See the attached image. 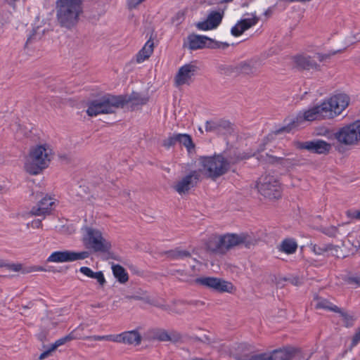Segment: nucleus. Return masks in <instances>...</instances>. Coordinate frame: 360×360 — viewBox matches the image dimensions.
Wrapping results in <instances>:
<instances>
[{
    "label": "nucleus",
    "mask_w": 360,
    "mask_h": 360,
    "mask_svg": "<svg viewBox=\"0 0 360 360\" xmlns=\"http://www.w3.org/2000/svg\"><path fill=\"white\" fill-rule=\"evenodd\" d=\"M148 101V97L134 92L128 96L107 95L91 102L86 113L91 117L97 116L99 114H109L115 112L116 109L126 103H130L132 106L136 107L145 105Z\"/></svg>",
    "instance_id": "1"
},
{
    "label": "nucleus",
    "mask_w": 360,
    "mask_h": 360,
    "mask_svg": "<svg viewBox=\"0 0 360 360\" xmlns=\"http://www.w3.org/2000/svg\"><path fill=\"white\" fill-rule=\"evenodd\" d=\"M256 240L251 236L241 233L211 235L205 243L207 252L214 255H224L231 249L244 245L247 248L255 245Z\"/></svg>",
    "instance_id": "2"
},
{
    "label": "nucleus",
    "mask_w": 360,
    "mask_h": 360,
    "mask_svg": "<svg viewBox=\"0 0 360 360\" xmlns=\"http://www.w3.org/2000/svg\"><path fill=\"white\" fill-rule=\"evenodd\" d=\"M55 8L57 25L72 30L83 13V0H56Z\"/></svg>",
    "instance_id": "3"
},
{
    "label": "nucleus",
    "mask_w": 360,
    "mask_h": 360,
    "mask_svg": "<svg viewBox=\"0 0 360 360\" xmlns=\"http://www.w3.org/2000/svg\"><path fill=\"white\" fill-rule=\"evenodd\" d=\"M53 156V150L47 143L37 145L31 148L25 162V171L32 175L39 174L49 167Z\"/></svg>",
    "instance_id": "4"
},
{
    "label": "nucleus",
    "mask_w": 360,
    "mask_h": 360,
    "mask_svg": "<svg viewBox=\"0 0 360 360\" xmlns=\"http://www.w3.org/2000/svg\"><path fill=\"white\" fill-rule=\"evenodd\" d=\"M200 173L206 177L216 180L227 173L231 168V162L221 155L201 157Z\"/></svg>",
    "instance_id": "5"
},
{
    "label": "nucleus",
    "mask_w": 360,
    "mask_h": 360,
    "mask_svg": "<svg viewBox=\"0 0 360 360\" xmlns=\"http://www.w3.org/2000/svg\"><path fill=\"white\" fill-rule=\"evenodd\" d=\"M82 243L86 249L94 252L106 253L110 252L111 242L105 238L102 232L95 228L86 226L83 229Z\"/></svg>",
    "instance_id": "6"
},
{
    "label": "nucleus",
    "mask_w": 360,
    "mask_h": 360,
    "mask_svg": "<svg viewBox=\"0 0 360 360\" xmlns=\"http://www.w3.org/2000/svg\"><path fill=\"white\" fill-rule=\"evenodd\" d=\"M349 98L344 94H339L323 101L317 105L323 119H333L339 115L349 105Z\"/></svg>",
    "instance_id": "7"
},
{
    "label": "nucleus",
    "mask_w": 360,
    "mask_h": 360,
    "mask_svg": "<svg viewBox=\"0 0 360 360\" xmlns=\"http://www.w3.org/2000/svg\"><path fill=\"white\" fill-rule=\"evenodd\" d=\"M261 195L270 200L278 199L281 196V187L278 180L270 174L262 175L257 185Z\"/></svg>",
    "instance_id": "8"
},
{
    "label": "nucleus",
    "mask_w": 360,
    "mask_h": 360,
    "mask_svg": "<svg viewBox=\"0 0 360 360\" xmlns=\"http://www.w3.org/2000/svg\"><path fill=\"white\" fill-rule=\"evenodd\" d=\"M333 136L341 145L357 144L360 141V120L340 128Z\"/></svg>",
    "instance_id": "9"
},
{
    "label": "nucleus",
    "mask_w": 360,
    "mask_h": 360,
    "mask_svg": "<svg viewBox=\"0 0 360 360\" xmlns=\"http://www.w3.org/2000/svg\"><path fill=\"white\" fill-rule=\"evenodd\" d=\"M229 44L226 42L217 41L206 36L198 35L195 34H189L187 37L186 42L184 46L190 50L207 49H226Z\"/></svg>",
    "instance_id": "10"
},
{
    "label": "nucleus",
    "mask_w": 360,
    "mask_h": 360,
    "mask_svg": "<svg viewBox=\"0 0 360 360\" xmlns=\"http://www.w3.org/2000/svg\"><path fill=\"white\" fill-rule=\"evenodd\" d=\"M199 70L197 63L193 61L180 67L174 78L175 86L190 85L194 81Z\"/></svg>",
    "instance_id": "11"
},
{
    "label": "nucleus",
    "mask_w": 360,
    "mask_h": 360,
    "mask_svg": "<svg viewBox=\"0 0 360 360\" xmlns=\"http://www.w3.org/2000/svg\"><path fill=\"white\" fill-rule=\"evenodd\" d=\"M90 253L88 251L74 252L70 250L53 252L47 259L49 262H71L83 260L88 258Z\"/></svg>",
    "instance_id": "12"
},
{
    "label": "nucleus",
    "mask_w": 360,
    "mask_h": 360,
    "mask_svg": "<svg viewBox=\"0 0 360 360\" xmlns=\"http://www.w3.org/2000/svg\"><path fill=\"white\" fill-rule=\"evenodd\" d=\"M330 55H322L316 53L313 57L307 55H297L293 58V61L297 68L302 70H319V65L316 63V60L319 62L323 61L326 58H329Z\"/></svg>",
    "instance_id": "13"
},
{
    "label": "nucleus",
    "mask_w": 360,
    "mask_h": 360,
    "mask_svg": "<svg viewBox=\"0 0 360 360\" xmlns=\"http://www.w3.org/2000/svg\"><path fill=\"white\" fill-rule=\"evenodd\" d=\"M200 171H191L187 175L176 181L173 188L179 195L186 194L197 185L200 181Z\"/></svg>",
    "instance_id": "14"
},
{
    "label": "nucleus",
    "mask_w": 360,
    "mask_h": 360,
    "mask_svg": "<svg viewBox=\"0 0 360 360\" xmlns=\"http://www.w3.org/2000/svg\"><path fill=\"white\" fill-rule=\"evenodd\" d=\"M295 146L298 149L307 150L311 153L319 155H326L329 153L332 148L330 143L321 139L304 142L297 141L295 143Z\"/></svg>",
    "instance_id": "15"
},
{
    "label": "nucleus",
    "mask_w": 360,
    "mask_h": 360,
    "mask_svg": "<svg viewBox=\"0 0 360 360\" xmlns=\"http://www.w3.org/2000/svg\"><path fill=\"white\" fill-rule=\"evenodd\" d=\"M195 282L219 292H231L233 288L231 283L215 277H202Z\"/></svg>",
    "instance_id": "16"
},
{
    "label": "nucleus",
    "mask_w": 360,
    "mask_h": 360,
    "mask_svg": "<svg viewBox=\"0 0 360 360\" xmlns=\"http://www.w3.org/2000/svg\"><path fill=\"white\" fill-rule=\"evenodd\" d=\"M56 200L46 196L43 198L38 203L34 205L30 210L25 214L27 217H43L45 218L46 215H49L53 209Z\"/></svg>",
    "instance_id": "17"
},
{
    "label": "nucleus",
    "mask_w": 360,
    "mask_h": 360,
    "mask_svg": "<svg viewBox=\"0 0 360 360\" xmlns=\"http://www.w3.org/2000/svg\"><path fill=\"white\" fill-rule=\"evenodd\" d=\"M222 15L220 12L212 11L207 16V19L202 22L196 23V27L200 30H210L216 28L222 20Z\"/></svg>",
    "instance_id": "18"
},
{
    "label": "nucleus",
    "mask_w": 360,
    "mask_h": 360,
    "mask_svg": "<svg viewBox=\"0 0 360 360\" xmlns=\"http://www.w3.org/2000/svg\"><path fill=\"white\" fill-rule=\"evenodd\" d=\"M115 342L127 345H139L141 336L136 330H130L115 335Z\"/></svg>",
    "instance_id": "19"
},
{
    "label": "nucleus",
    "mask_w": 360,
    "mask_h": 360,
    "mask_svg": "<svg viewBox=\"0 0 360 360\" xmlns=\"http://www.w3.org/2000/svg\"><path fill=\"white\" fill-rule=\"evenodd\" d=\"M78 338L75 335V332L72 331L70 334L60 338L59 340H56L54 344L51 345V347L46 351L42 352L39 357V360H44L46 358H48L51 354V352L55 351L59 346H61L68 342H70L72 340Z\"/></svg>",
    "instance_id": "20"
},
{
    "label": "nucleus",
    "mask_w": 360,
    "mask_h": 360,
    "mask_svg": "<svg viewBox=\"0 0 360 360\" xmlns=\"http://www.w3.org/2000/svg\"><path fill=\"white\" fill-rule=\"evenodd\" d=\"M259 64L256 60L243 61L235 67V72L244 75H255L257 73Z\"/></svg>",
    "instance_id": "21"
},
{
    "label": "nucleus",
    "mask_w": 360,
    "mask_h": 360,
    "mask_svg": "<svg viewBox=\"0 0 360 360\" xmlns=\"http://www.w3.org/2000/svg\"><path fill=\"white\" fill-rule=\"evenodd\" d=\"M257 19L256 18H247L239 21L234 27L231 29V34L238 37L241 35L245 30H248L251 27L256 25Z\"/></svg>",
    "instance_id": "22"
},
{
    "label": "nucleus",
    "mask_w": 360,
    "mask_h": 360,
    "mask_svg": "<svg viewBox=\"0 0 360 360\" xmlns=\"http://www.w3.org/2000/svg\"><path fill=\"white\" fill-rule=\"evenodd\" d=\"M295 352V349L293 348H283L276 349L268 354L269 360H290Z\"/></svg>",
    "instance_id": "23"
},
{
    "label": "nucleus",
    "mask_w": 360,
    "mask_h": 360,
    "mask_svg": "<svg viewBox=\"0 0 360 360\" xmlns=\"http://www.w3.org/2000/svg\"><path fill=\"white\" fill-rule=\"evenodd\" d=\"M231 123L226 120H210L205 123V131L208 132H221L223 129H229Z\"/></svg>",
    "instance_id": "24"
},
{
    "label": "nucleus",
    "mask_w": 360,
    "mask_h": 360,
    "mask_svg": "<svg viewBox=\"0 0 360 360\" xmlns=\"http://www.w3.org/2000/svg\"><path fill=\"white\" fill-rule=\"evenodd\" d=\"M128 299L134 300H142L144 302L155 306L158 308H160L165 311H169V307L167 304H160L157 300L151 298L150 296L146 295V293L144 292L142 295H133L127 297Z\"/></svg>",
    "instance_id": "25"
},
{
    "label": "nucleus",
    "mask_w": 360,
    "mask_h": 360,
    "mask_svg": "<svg viewBox=\"0 0 360 360\" xmlns=\"http://www.w3.org/2000/svg\"><path fill=\"white\" fill-rule=\"evenodd\" d=\"M79 271L89 278L96 279L101 287H103L106 283V281L102 271L94 272L87 266H82L79 269Z\"/></svg>",
    "instance_id": "26"
},
{
    "label": "nucleus",
    "mask_w": 360,
    "mask_h": 360,
    "mask_svg": "<svg viewBox=\"0 0 360 360\" xmlns=\"http://www.w3.org/2000/svg\"><path fill=\"white\" fill-rule=\"evenodd\" d=\"M154 43L149 39L136 55V62L141 63L148 59L153 52Z\"/></svg>",
    "instance_id": "27"
},
{
    "label": "nucleus",
    "mask_w": 360,
    "mask_h": 360,
    "mask_svg": "<svg viewBox=\"0 0 360 360\" xmlns=\"http://www.w3.org/2000/svg\"><path fill=\"white\" fill-rule=\"evenodd\" d=\"M297 119H302L303 120L309 122L316 120H322L317 105H315L313 108L305 110L302 113H300Z\"/></svg>",
    "instance_id": "28"
},
{
    "label": "nucleus",
    "mask_w": 360,
    "mask_h": 360,
    "mask_svg": "<svg viewBox=\"0 0 360 360\" xmlns=\"http://www.w3.org/2000/svg\"><path fill=\"white\" fill-rule=\"evenodd\" d=\"M314 300L316 309H323L335 313L340 312V308L325 298L317 297Z\"/></svg>",
    "instance_id": "29"
},
{
    "label": "nucleus",
    "mask_w": 360,
    "mask_h": 360,
    "mask_svg": "<svg viewBox=\"0 0 360 360\" xmlns=\"http://www.w3.org/2000/svg\"><path fill=\"white\" fill-rule=\"evenodd\" d=\"M297 249V244L294 239L286 238L280 245L279 250L288 255L293 254Z\"/></svg>",
    "instance_id": "30"
},
{
    "label": "nucleus",
    "mask_w": 360,
    "mask_h": 360,
    "mask_svg": "<svg viewBox=\"0 0 360 360\" xmlns=\"http://www.w3.org/2000/svg\"><path fill=\"white\" fill-rule=\"evenodd\" d=\"M114 276L121 283H125L129 280V276L123 266L120 264H114L112 266Z\"/></svg>",
    "instance_id": "31"
},
{
    "label": "nucleus",
    "mask_w": 360,
    "mask_h": 360,
    "mask_svg": "<svg viewBox=\"0 0 360 360\" xmlns=\"http://www.w3.org/2000/svg\"><path fill=\"white\" fill-rule=\"evenodd\" d=\"M258 160L264 164H282L284 158L283 157H276L274 155H269L266 153L265 155H260L257 157Z\"/></svg>",
    "instance_id": "32"
},
{
    "label": "nucleus",
    "mask_w": 360,
    "mask_h": 360,
    "mask_svg": "<svg viewBox=\"0 0 360 360\" xmlns=\"http://www.w3.org/2000/svg\"><path fill=\"white\" fill-rule=\"evenodd\" d=\"M177 141L180 144L184 145L190 152L195 147L191 136L186 134H177Z\"/></svg>",
    "instance_id": "33"
},
{
    "label": "nucleus",
    "mask_w": 360,
    "mask_h": 360,
    "mask_svg": "<svg viewBox=\"0 0 360 360\" xmlns=\"http://www.w3.org/2000/svg\"><path fill=\"white\" fill-rule=\"evenodd\" d=\"M311 251L316 255H323L326 252L330 251V248L332 247L329 244H310Z\"/></svg>",
    "instance_id": "34"
},
{
    "label": "nucleus",
    "mask_w": 360,
    "mask_h": 360,
    "mask_svg": "<svg viewBox=\"0 0 360 360\" xmlns=\"http://www.w3.org/2000/svg\"><path fill=\"white\" fill-rule=\"evenodd\" d=\"M168 257L174 259L188 258L191 257V253L186 250H176L169 252Z\"/></svg>",
    "instance_id": "35"
},
{
    "label": "nucleus",
    "mask_w": 360,
    "mask_h": 360,
    "mask_svg": "<svg viewBox=\"0 0 360 360\" xmlns=\"http://www.w3.org/2000/svg\"><path fill=\"white\" fill-rule=\"evenodd\" d=\"M182 340V335L177 331L168 330L167 341L172 343L180 342Z\"/></svg>",
    "instance_id": "36"
},
{
    "label": "nucleus",
    "mask_w": 360,
    "mask_h": 360,
    "mask_svg": "<svg viewBox=\"0 0 360 360\" xmlns=\"http://www.w3.org/2000/svg\"><path fill=\"white\" fill-rule=\"evenodd\" d=\"M167 333L168 330H166L165 329H155L153 331V337L155 339L162 341V342H167Z\"/></svg>",
    "instance_id": "37"
},
{
    "label": "nucleus",
    "mask_w": 360,
    "mask_h": 360,
    "mask_svg": "<svg viewBox=\"0 0 360 360\" xmlns=\"http://www.w3.org/2000/svg\"><path fill=\"white\" fill-rule=\"evenodd\" d=\"M321 231L329 237L334 238L337 236L338 233V229L337 227L331 226L329 227L322 228L321 229Z\"/></svg>",
    "instance_id": "38"
},
{
    "label": "nucleus",
    "mask_w": 360,
    "mask_h": 360,
    "mask_svg": "<svg viewBox=\"0 0 360 360\" xmlns=\"http://www.w3.org/2000/svg\"><path fill=\"white\" fill-rule=\"evenodd\" d=\"M146 0H127L126 6L128 10L137 9L139 6Z\"/></svg>",
    "instance_id": "39"
},
{
    "label": "nucleus",
    "mask_w": 360,
    "mask_h": 360,
    "mask_svg": "<svg viewBox=\"0 0 360 360\" xmlns=\"http://www.w3.org/2000/svg\"><path fill=\"white\" fill-rule=\"evenodd\" d=\"M86 339H90L95 341L105 340L115 342V335H94L87 337Z\"/></svg>",
    "instance_id": "40"
},
{
    "label": "nucleus",
    "mask_w": 360,
    "mask_h": 360,
    "mask_svg": "<svg viewBox=\"0 0 360 360\" xmlns=\"http://www.w3.org/2000/svg\"><path fill=\"white\" fill-rule=\"evenodd\" d=\"M177 142H178L177 134H175L168 137L167 139H165L163 141L162 145H163V146H165L166 148H169L171 146H174Z\"/></svg>",
    "instance_id": "41"
},
{
    "label": "nucleus",
    "mask_w": 360,
    "mask_h": 360,
    "mask_svg": "<svg viewBox=\"0 0 360 360\" xmlns=\"http://www.w3.org/2000/svg\"><path fill=\"white\" fill-rule=\"evenodd\" d=\"M39 27H37L36 29H33L32 33L30 35L27 39L26 44L27 45L29 43H31L34 40L39 39L41 37V34L39 32Z\"/></svg>",
    "instance_id": "42"
},
{
    "label": "nucleus",
    "mask_w": 360,
    "mask_h": 360,
    "mask_svg": "<svg viewBox=\"0 0 360 360\" xmlns=\"http://www.w3.org/2000/svg\"><path fill=\"white\" fill-rule=\"evenodd\" d=\"M332 248H330V251L332 252V255L336 257H345V256L343 255L342 250L338 245H333L332 244H329Z\"/></svg>",
    "instance_id": "43"
},
{
    "label": "nucleus",
    "mask_w": 360,
    "mask_h": 360,
    "mask_svg": "<svg viewBox=\"0 0 360 360\" xmlns=\"http://www.w3.org/2000/svg\"><path fill=\"white\" fill-rule=\"evenodd\" d=\"M338 313L340 314V315L342 318L344 322L345 323V326L347 327H349L352 324L353 319L350 315H349L347 313L343 311L341 309H340V312H338Z\"/></svg>",
    "instance_id": "44"
},
{
    "label": "nucleus",
    "mask_w": 360,
    "mask_h": 360,
    "mask_svg": "<svg viewBox=\"0 0 360 360\" xmlns=\"http://www.w3.org/2000/svg\"><path fill=\"white\" fill-rule=\"evenodd\" d=\"M4 267H6L8 269L15 272H18L20 271H23L22 265L21 264H7L6 262V266H4Z\"/></svg>",
    "instance_id": "45"
},
{
    "label": "nucleus",
    "mask_w": 360,
    "mask_h": 360,
    "mask_svg": "<svg viewBox=\"0 0 360 360\" xmlns=\"http://www.w3.org/2000/svg\"><path fill=\"white\" fill-rule=\"evenodd\" d=\"M34 271H46V269L41 266H32L23 270V273L28 274Z\"/></svg>",
    "instance_id": "46"
},
{
    "label": "nucleus",
    "mask_w": 360,
    "mask_h": 360,
    "mask_svg": "<svg viewBox=\"0 0 360 360\" xmlns=\"http://www.w3.org/2000/svg\"><path fill=\"white\" fill-rule=\"evenodd\" d=\"M27 227L31 226L33 229H42L43 224H42V219H35L32 221L30 223H28L27 224Z\"/></svg>",
    "instance_id": "47"
},
{
    "label": "nucleus",
    "mask_w": 360,
    "mask_h": 360,
    "mask_svg": "<svg viewBox=\"0 0 360 360\" xmlns=\"http://www.w3.org/2000/svg\"><path fill=\"white\" fill-rule=\"evenodd\" d=\"M360 342V328L355 333L352 342V347L356 346Z\"/></svg>",
    "instance_id": "48"
},
{
    "label": "nucleus",
    "mask_w": 360,
    "mask_h": 360,
    "mask_svg": "<svg viewBox=\"0 0 360 360\" xmlns=\"http://www.w3.org/2000/svg\"><path fill=\"white\" fill-rule=\"evenodd\" d=\"M249 360H269L268 354H261L252 356Z\"/></svg>",
    "instance_id": "49"
},
{
    "label": "nucleus",
    "mask_w": 360,
    "mask_h": 360,
    "mask_svg": "<svg viewBox=\"0 0 360 360\" xmlns=\"http://www.w3.org/2000/svg\"><path fill=\"white\" fill-rule=\"evenodd\" d=\"M294 124V122L292 123L291 124H289L286 127H283L282 128H280L279 129H278L276 131V134H280V133H282V132H289L292 128V125Z\"/></svg>",
    "instance_id": "50"
},
{
    "label": "nucleus",
    "mask_w": 360,
    "mask_h": 360,
    "mask_svg": "<svg viewBox=\"0 0 360 360\" xmlns=\"http://www.w3.org/2000/svg\"><path fill=\"white\" fill-rule=\"evenodd\" d=\"M359 211L360 210H356V211L349 210L347 212V214L350 218L360 219V217L357 216V213H359Z\"/></svg>",
    "instance_id": "51"
},
{
    "label": "nucleus",
    "mask_w": 360,
    "mask_h": 360,
    "mask_svg": "<svg viewBox=\"0 0 360 360\" xmlns=\"http://www.w3.org/2000/svg\"><path fill=\"white\" fill-rule=\"evenodd\" d=\"M184 18V12L179 11L174 17V20H176L178 22H181Z\"/></svg>",
    "instance_id": "52"
},
{
    "label": "nucleus",
    "mask_w": 360,
    "mask_h": 360,
    "mask_svg": "<svg viewBox=\"0 0 360 360\" xmlns=\"http://www.w3.org/2000/svg\"><path fill=\"white\" fill-rule=\"evenodd\" d=\"M290 282L292 285H296V286L301 285L302 283V281L299 278H297V277L290 279Z\"/></svg>",
    "instance_id": "53"
},
{
    "label": "nucleus",
    "mask_w": 360,
    "mask_h": 360,
    "mask_svg": "<svg viewBox=\"0 0 360 360\" xmlns=\"http://www.w3.org/2000/svg\"><path fill=\"white\" fill-rule=\"evenodd\" d=\"M271 13H272L271 9V8H268V9L265 11L264 15H265L266 16H269V15H270L271 14Z\"/></svg>",
    "instance_id": "54"
},
{
    "label": "nucleus",
    "mask_w": 360,
    "mask_h": 360,
    "mask_svg": "<svg viewBox=\"0 0 360 360\" xmlns=\"http://www.w3.org/2000/svg\"><path fill=\"white\" fill-rule=\"evenodd\" d=\"M6 266V262L1 259H0V268Z\"/></svg>",
    "instance_id": "55"
},
{
    "label": "nucleus",
    "mask_w": 360,
    "mask_h": 360,
    "mask_svg": "<svg viewBox=\"0 0 360 360\" xmlns=\"http://www.w3.org/2000/svg\"><path fill=\"white\" fill-rule=\"evenodd\" d=\"M17 0H9L8 4L10 5H13Z\"/></svg>",
    "instance_id": "56"
},
{
    "label": "nucleus",
    "mask_w": 360,
    "mask_h": 360,
    "mask_svg": "<svg viewBox=\"0 0 360 360\" xmlns=\"http://www.w3.org/2000/svg\"><path fill=\"white\" fill-rule=\"evenodd\" d=\"M233 0H223V2L224 3H229L231 1H232Z\"/></svg>",
    "instance_id": "57"
},
{
    "label": "nucleus",
    "mask_w": 360,
    "mask_h": 360,
    "mask_svg": "<svg viewBox=\"0 0 360 360\" xmlns=\"http://www.w3.org/2000/svg\"><path fill=\"white\" fill-rule=\"evenodd\" d=\"M329 133L328 130L326 131V132L323 134V135L327 136V134Z\"/></svg>",
    "instance_id": "58"
},
{
    "label": "nucleus",
    "mask_w": 360,
    "mask_h": 360,
    "mask_svg": "<svg viewBox=\"0 0 360 360\" xmlns=\"http://www.w3.org/2000/svg\"><path fill=\"white\" fill-rule=\"evenodd\" d=\"M96 307H102V305H101V304L98 303Z\"/></svg>",
    "instance_id": "59"
},
{
    "label": "nucleus",
    "mask_w": 360,
    "mask_h": 360,
    "mask_svg": "<svg viewBox=\"0 0 360 360\" xmlns=\"http://www.w3.org/2000/svg\"><path fill=\"white\" fill-rule=\"evenodd\" d=\"M60 158H61L68 159V158H67V157H66L65 155H63H63H60Z\"/></svg>",
    "instance_id": "60"
},
{
    "label": "nucleus",
    "mask_w": 360,
    "mask_h": 360,
    "mask_svg": "<svg viewBox=\"0 0 360 360\" xmlns=\"http://www.w3.org/2000/svg\"><path fill=\"white\" fill-rule=\"evenodd\" d=\"M283 155H284L285 156H286V155H290V153H283Z\"/></svg>",
    "instance_id": "61"
},
{
    "label": "nucleus",
    "mask_w": 360,
    "mask_h": 360,
    "mask_svg": "<svg viewBox=\"0 0 360 360\" xmlns=\"http://www.w3.org/2000/svg\"><path fill=\"white\" fill-rule=\"evenodd\" d=\"M264 147H262V148H261L259 149V150H264Z\"/></svg>",
    "instance_id": "62"
},
{
    "label": "nucleus",
    "mask_w": 360,
    "mask_h": 360,
    "mask_svg": "<svg viewBox=\"0 0 360 360\" xmlns=\"http://www.w3.org/2000/svg\"><path fill=\"white\" fill-rule=\"evenodd\" d=\"M2 189L1 186H0V191Z\"/></svg>",
    "instance_id": "63"
}]
</instances>
